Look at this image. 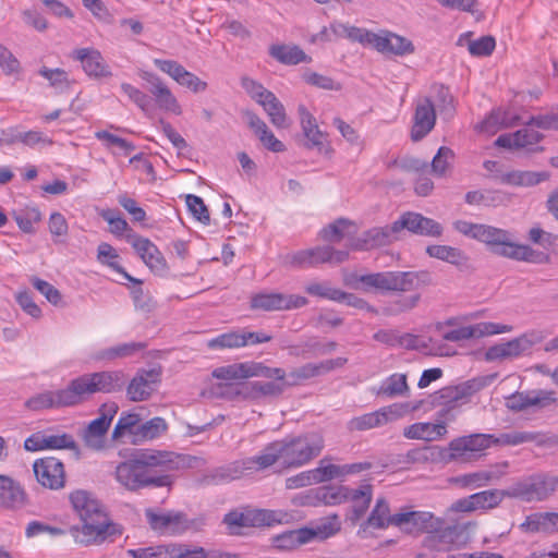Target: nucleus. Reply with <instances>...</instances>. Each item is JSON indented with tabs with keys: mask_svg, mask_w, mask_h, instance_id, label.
<instances>
[{
	"mask_svg": "<svg viewBox=\"0 0 558 558\" xmlns=\"http://www.w3.org/2000/svg\"><path fill=\"white\" fill-rule=\"evenodd\" d=\"M72 58L82 63L84 72L94 78L110 77L111 69L99 50L94 48H78L73 50Z\"/></svg>",
	"mask_w": 558,
	"mask_h": 558,
	"instance_id": "obj_25",
	"label": "nucleus"
},
{
	"mask_svg": "<svg viewBox=\"0 0 558 558\" xmlns=\"http://www.w3.org/2000/svg\"><path fill=\"white\" fill-rule=\"evenodd\" d=\"M368 47L383 54L397 57L412 54L415 51V47L410 39L389 31L372 32Z\"/></svg>",
	"mask_w": 558,
	"mask_h": 558,
	"instance_id": "obj_13",
	"label": "nucleus"
},
{
	"mask_svg": "<svg viewBox=\"0 0 558 558\" xmlns=\"http://www.w3.org/2000/svg\"><path fill=\"white\" fill-rule=\"evenodd\" d=\"M8 144L22 143L31 148L43 144L51 145L52 141L39 131L16 132L5 140Z\"/></svg>",
	"mask_w": 558,
	"mask_h": 558,
	"instance_id": "obj_61",
	"label": "nucleus"
},
{
	"mask_svg": "<svg viewBox=\"0 0 558 558\" xmlns=\"http://www.w3.org/2000/svg\"><path fill=\"white\" fill-rule=\"evenodd\" d=\"M350 489L347 486H324L312 490V493L318 504L337 506L348 501Z\"/></svg>",
	"mask_w": 558,
	"mask_h": 558,
	"instance_id": "obj_47",
	"label": "nucleus"
},
{
	"mask_svg": "<svg viewBox=\"0 0 558 558\" xmlns=\"http://www.w3.org/2000/svg\"><path fill=\"white\" fill-rule=\"evenodd\" d=\"M308 529L313 533V539H326L340 531L341 522L337 514H332L320 519L314 527Z\"/></svg>",
	"mask_w": 558,
	"mask_h": 558,
	"instance_id": "obj_57",
	"label": "nucleus"
},
{
	"mask_svg": "<svg viewBox=\"0 0 558 558\" xmlns=\"http://www.w3.org/2000/svg\"><path fill=\"white\" fill-rule=\"evenodd\" d=\"M260 369H263L260 362L234 363L215 368L213 371V377L225 383H231L233 380L250 378L252 375L263 374Z\"/></svg>",
	"mask_w": 558,
	"mask_h": 558,
	"instance_id": "obj_32",
	"label": "nucleus"
},
{
	"mask_svg": "<svg viewBox=\"0 0 558 558\" xmlns=\"http://www.w3.org/2000/svg\"><path fill=\"white\" fill-rule=\"evenodd\" d=\"M426 253L434 258L447 262L454 266H463L468 262L465 254L457 247L449 245H429Z\"/></svg>",
	"mask_w": 558,
	"mask_h": 558,
	"instance_id": "obj_50",
	"label": "nucleus"
},
{
	"mask_svg": "<svg viewBox=\"0 0 558 558\" xmlns=\"http://www.w3.org/2000/svg\"><path fill=\"white\" fill-rule=\"evenodd\" d=\"M37 482L49 489H60L65 484L63 463L54 457L37 459L33 464Z\"/></svg>",
	"mask_w": 558,
	"mask_h": 558,
	"instance_id": "obj_16",
	"label": "nucleus"
},
{
	"mask_svg": "<svg viewBox=\"0 0 558 558\" xmlns=\"http://www.w3.org/2000/svg\"><path fill=\"white\" fill-rule=\"evenodd\" d=\"M119 407L116 402L104 403L99 417L93 420L83 430L82 437L87 448L99 451L105 448L106 436Z\"/></svg>",
	"mask_w": 558,
	"mask_h": 558,
	"instance_id": "obj_11",
	"label": "nucleus"
},
{
	"mask_svg": "<svg viewBox=\"0 0 558 558\" xmlns=\"http://www.w3.org/2000/svg\"><path fill=\"white\" fill-rule=\"evenodd\" d=\"M541 341L536 332H525L506 342L492 345L485 352V360L488 362L518 359L529 354L532 348Z\"/></svg>",
	"mask_w": 558,
	"mask_h": 558,
	"instance_id": "obj_10",
	"label": "nucleus"
},
{
	"mask_svg": "<svg viewBox=\"0 0 558 558\" xmlns=\"http://www.w3.org/2000/svg\"><path fill=\"white\" fill-rule=\"evenodd\" d=\"M281 451L279 440L268 444L259 454L251 458H245L246 462H251L248 465L250 473L265 470L272 466L275 463H281Z\"/></svg>",
	"mask_w": 558,
	"mask_h": 558,
	"instance_id": "obj_44",
	"label": "nucleus"
},
{
	"mask_svg": "<svg viewBox=\"0 0 558 558\" xmlns=\"http://www.w3.org/2000/svg\"><path fill=\"white\" fill-rule=\"evenodd\" d=\"M511 199V194L502 190H475L465 194L466 204L485 207L507 206Z\"/></svg>",
	"mask_w": 558,
	"mask_h": 558,
	"instance_id": "obj_36",
	"label": "nucleus"
},
{
	"mask_svg": "<svg viewBox=\"0 0 558 558\" xmlns=\"http://www.w3.org/2000/svg\"><path fill=\"white\" fill-rule=\"evenodd\" d=\"M556 401L555 392L553 390H530L517 391L507 398V408L512 411H523L531 407L545 408Z\"/></svg>",
	"mask_w": 558,
	"mask_h": 558,
	"instance_id": "obj_24",
	"label": "nucleus"
},
{
	"mask_svg": "<svg viewBox=\"0 0 558 558\" xmlns=\"http://www.w3.org/2000/svg\"><path fill=\"white\" fill-rule=\"evenodd\" d=\"M62 403L65 407H73L85 401L89 396L94 395L93 380L90 374H84L70 381L66 388L60 389Z\"/></svg>",
	"mask_w": 558,
	"mask_h": 558,
	"instance_id": "obj_31",
	"label": "nucleus"
},
{
	"mask_svg": "<svg viewBox=\"0 0 558 558\" xmlns=\"http://www.w3.org/2000/svg\"><path fill=\"white\" fill-rule=\"evenodd\" d=\"M307 304V299L296 294L286 293H259L251 299V307L266 312L289 311L303 307Z\"/></svg>",
	"mask_w": 558,
	"mask_h": 558,
	"instance_id": "obj_15",
	"label": "nucleus"
},
{
	"mask_svg": "<svg viewBox=\"0 0 558 558\" xmlns=\"http://www.w3.org/2000/svg\"><path fill=\"white\" fill-rule=\"evenodd\" d=\"M45 439L44 445L46 449H53V450H60V449H70L73 450L76 454V457L80 456V449L73 438L72 435L62 433V434H48L44 433Z\"/></svg>",
	"mask_w": 558,
	"mask_h": 558,
	"instance_id": "obj_58",
	"label": "nucleus"
},
{
	"mask_svg": "<svg viewBox=\"0 0 558 558\" xmlns=\"http://www.w3.org/2000/svg\"><path fill=\"white\" fill-rule=\"evenodd\" d=\"M373 498V487L368 483L362 484L359 488L350 489L348 501H352V510L349 520L356 523L367 511Z\"/></svg>",
	"mask_w": 558,
	"mask_h": 558,
	"instance_id": "obj_39",
	"label": "nucleus"
},
{
	"mask_svg": "<svg viewBox=\"0 0 558 558\" xmlns=\"http://www.w3.org/2000/svg\"><path fill=\"white\" fill-rule=\"evenodd\" d=\"M401 231L409 230L412 233L438 238L442 234V227L434 219L417 213L408 211L399 218Z\"/></svg>",
	"mask_w": 558,
	"mask_h": 558,
	"instance_id": "obj_29",
	"label": "nucleus"
},
{
	"mask_svg": "<svg viewBox=\"0 0 558 558\" xmlns=\"http://www.w3.org/2000/svg\"><path fill=\"white\" fill-rule=\"evenodd\" d=\"M38 73L45 77L49 82V85L58 93H63L71 87L72 81L69 77V73L63 69L41 66Z\"/></svg>",
	"mask_w": 558,
	"mask_h": 558,
	"instance_id": "obj_54",
	"label": "nucleus"
},
{
	"mask_svg": "<svg viewBox=\"0 0 558 558\" xmlns=\"http://www.w3.org/2000/svg\"><path fill=\"white\" fill-rule=\"evenodd\" d=\"M70 501L74 511L83 522L89 520L107 519L100 501L86 490H75L70 495Z\"/></svg>",
	"mask_w": 558,
	"mask_h": 558,
	"instance_id": "obj_26",
	"label": "nucleus"
},
{
	"mask_svg": "<svg viewBox=\"0 0 558 558\" xmlns=\"http://www.w3.org/2000/svg\"><path fill=\"white\" fill-rule=\"evenodd\" d=\"M63 398L61 397V391H45L38 393L32 398H29L25 405L33 411H40L50 408H61L65 407L62 403Z\"/></svg>",
	"mask_w": 558,
	"mask_h": 558,
	"instance_id": "obj_52",
	"label": "nucleus"
},
{
	"mask_svg": "<svg viewBox=\"0 0 558 558\" xmlns=\"http://www.w3.org/2000/svg\"><path fill=\"white\" fill-rule=\"evenodd\" d=\"M459 531L457 526H447L437 533H429L424 538V546L430 550L445 551L458 537Z\"/></svg>",
	"mask_w": 558,
	"mask_h": 558,
	"instance_id": "obj_48",
	"label": "nucleus"
},
{
	"mask_svg": "<svg viewBox=\"0 0 558 558\" xmlns=\"http://www.w3.org/2000/svg\"><path fill=\"white\" fill-rule=\"evenodd\" d=\"M146 344L143 342L120 343L111 348L102 349L94 353L95 361L112 362L118 359H124L144 350Z\"/></svg>",
	"mask_w": 558,
	"mask_h": 558,
	"instance_id": "obj_45",
	"label": "nucleus"
},
{
	"mask_svg": "<svg viewBox=\"0 0 558 558\" xmlns=\"http://www.w3.org/2000/svg\"><path fill=\"white\" fill-rule=\"evenodd\" d=\"M511 446H518L525 442H534L538 447L553 446L557 444V439L548 437L541 432H510Z\"/></svg>",
	"mask_w": 558,
	"mask_h": 558,
	"instance_id": "obj_53",
	"label": "nucleus"
},
{
	"mask_svg": "<svg viewBox=\"0 0 558 558\" xmlns=\"http://www.w3.org/2000/svg\"><path fill=\"white\" fill-rule=\"evenodd\" d=\"M477 241L489 246L492 253L514 260L537 262L538 254L529 245L514 242V235L505 229L482 225Z\"/></svg>",
	"mask_w": 558,
	"mask_h": 558,
	"instance_id": "obj_4",
	"label": "nucleus"
},
{
	"mask_svg": "<svg viewBox=\"0 0 558 558\" xmlns=\"http://www.w3.org/2000/svg\"><path fill=\"white\" fill-rule=\"evenodd\" d=\"M269 54L278 62L287 65H295L302 62L308 63L312 61V58L295 45H271L269 47Z\"/></svg>",
	"mask_w": 558,
	"mask_h": 558,
	"instance_id": "obj_43",
	"label": "nucleus"
},
{
	"mask_svg": "<svg viewBox=\"0 0 558 558\" xmlns=\"http://www.w3.org/2000/svg\"><path fill=\"white\" fill-rule=\"evenodd\" d=\"M243 118L265 148L274 153L286 150L284 144L274 135L264 120L256 113L247 110L243 112Z\"/></svg>",
	"mask_w": 558,
	"mask_h": 558,
	"instance_id": "obj_30",
	"label": "nucleus"
},
{
	"mask_svg": "<svg viewBox=\"0 0 558 558\" xmlns=\"http://www.w3.org/2000/svg\"><path fill=\"white\" fill-rule=\"evenodd\" d=\"M395 518L396 514H390L387 500L385 498H378L369 517L361 524V530L366 531L368 527L377 530L386 529L389 525H395Z\"/></svg>",
	"mask_w": 558,
	"mask_h": 558,
	"instance_id": "obj_42",
	"label": "nucleus"
},
{
	"mask_svg": "<svg viewBox=\"0 0 558 558\" xmlns=\"http://www.w3.org/2000/svg\"><path fill=\"white\" fill-rule=\"evenodd\" d=\"M260 106L264 108L269 117L270 122L278 129H286L289 126L288 117L282 102L276 97L274 93L268 95L267 99L262 101Z\"/></svg>",
	"mask_w": 558,
	"mask_h": 558,
	"instance_id": "obj_51",
	"label": "nucleus"
},
{
	"mask_svg": "<svg viewBox=\"0 0 558 558\" xmlns=\"http://www.w3.org/2000/svg\"><path fill=\"white\" fill-rule=\"evenodd\" d=\"M145 517L151 530L163 536H178L190 530L197 531L204 524L202 519H189L181 511L157 513L151 509H147Z\"/></svg>",
	"mask_w": 558,
	"mask_h": 558,
	"instance_id": "obj_7",
	"label": "nucleus"
},
{
	"mask_svg": "<svg viewBox=\"0 0 558 558\" xmlns=\"http://www.w3.org/2000/svg\"><path fill=\"white\" fill-rule=\"evenodd\" d=\"M125 238L153 272L159 276L166 275L168 270L167 262L159 248L149 239L135 232L126 233Z\"/></svg>",
	"mask_w": 558,
	"mask_h": 558,
	"instance_id": "obj_12",
	"label": "nucleus"
},
{
	"mask_svg": "<svg viewBox=\"0 0 558 558\" xmlns=\"http://www.w3.org/2000/svg\"><path fill=\"white\" fill-rule=\"evenodd\" d=\"M549 179L547 171H521L513 170L500 174L499 181L502 184L521 187H532Z\"/></svg>",
	"mask_w": 558,
	"mask_h": 558,
	"instance_id": "obj_38",
	"label": "nucleus"
},
{
	"mask_svg": "<svg viewBox=\"0 0 558 558\" xmlns=\"http://www.w3.org/2000/svg\"><path fill=\"white\" fill-rule=\"evenodd\" d=\"M439 521L430 512L410 511L396 513L395 526L413 533V532H433L438 529Z\"/></svg>",
	"mask_w": 558,
	"mask_h": 558,
	"instance_id": "obj_28",
	"label": "nucleus"
},
{
	"mask_svg": "<svg viewBox=\"0 0 558 558\" xmlns=\"http://www.w3.org/2000/svg\"><path fill=\"white\" fill-rule=\"evenodd\" d=\"M299 114L301 120V126L303 134L306 138L305 147L310 149H316L319 153L328 154L331 151L328 144V135L320 131L316 119L313 114L303 106H299Z\"/></svg>",
	"mask_w": 558,
	"mask_h": 558,
	"instance_id": "obj_22",
	"label": "nucleus"
},
{
	"mask_svg": "<svg viewBox=\"0 0 558 558\" xmlns=\"http://www.w3.org/2000/svg\"><path fill=\"white\" fill-rule=\"evenodd\" d=\"M97 251H98V259H99V262H101L102 264H107L114 271H117L119 274H122L124 276V278H126L128 280L136 282V283H141L140 280L134 279L133 277H131L123 269L122 266H120L119 264L113 262V259L118 258V254H117L116 250L110 244H108V243H100L98 245V250Z\"/></svg>",
	"mask_w": 558,
	"mask_h": 558,
	"instance_id": "obj_62",
	"label": "nucleus"
},
{
	"mask_svg": "<svg viewBox=\"0 0 558 558\" xmlns=\"http://www.w3.org/2000/svg\"><path fill=\"white\" fill-rule=\"evenodd\" d=\"M558 488V475L537 472L517 480L510 485V498L525 502H542L549 499Z\"/></svg>",
	"mask_w": 558,
	"mask_h": 558,
	"instance_id": "obj_6",
	"label": "nucleus"
},
{
	"mask_svg": "<svg viewBox=\"0 0 558 558\" xmlns=\"http://www.w3.org/2000/svg\"><path fill=\"white\" fill-rule=\"evenodd\" d=\"M330 29L337 39L345 38L353 43H360L363 46H369L372 36L371 31L339 21L330 23Z\"/></svg>",
	"mask_w": 558,
	"mask_h": 558,
	"instance_id": "obj_46",
	"label": "nucleus"
},
{
	"mask_svg": "<svg viewBox=\"0 0 558 558\" xmlns=\"http://www.w3.org/2000/svg\"><path fill=\"white\" fill-rule=\"evenodd\" d=\"M313 541V533L308 527L291 530L278 535L275 545L281 549H291Z\"/></svg>",
	"mask_w": 558,
	"mask_h": 558,
	"instance_id": "obj_49",
	"label": "nucleus"
},
{
	"mask_svg": "<svg viewBox=\"0 0 558 558\" xmlns=\"http://www.w3.org/2000/svg\"><path fill=\"white\" fill-rule=\"evenodd\" d=\"M186 458L171 451L144 450L134 459L120 462L114 471L117 482L130 492L145 487H169L171 472L185 466Z\"/></svg>",
	"mask_w": 558,
	"mask_h": 558,
	"instance_id": "obj_1",
	"label": "nucleus"
},
{
	"mask_svg": "<svg viewBox=\"0 0 558 558\" xmlns=\"http://www.w3.org/2000/svg\"><path fill=\"white\" fill-rule=\"evenodd\" d=\"M492 434H471L449 444L450 458L458 461H468L490 448Z\"/></svg>",
	"mask_w": 558,
	"mask_h": 558,
	"instance_id": "obj_18",
	"label": "nucleus"
},
{
	"mask_svg": "<svg viewBox=\"0 0 558 558\" xmlns=\"http://www.w3.org/2000/svg\"><path fill=\"white\" fill-rule=\"evenodd\" d=\"M412 121L411 140L420 142L430 133L436 124V109L430 98L417 99Z\"/></svg>",
	"mask_w": 558,
	"mask_h": 558,
	"instance_id": "obj_19",
	"label": "nucleus"
},
{
	"mask_svg": "<svg viewBox=\"0 0 558 558\" xmlns=\"http://www.w3.org/2000/svg\"><path fill=\"white\" fill-rule=\"evenodd\" d=\"M353 227V223L344 218H339L335 222L325 227L319 235L324 241L327 242H339L342 238L349 234V229Z\"/></svg>",
	"mask_w": 558,
	"mask_h": 558,
	"instance_id": "obj_60",
	"label": "nucleus"
},
{
	"mask_svg": "<svg viewBox=\"0 0 558 558\" xmlns=\"http://www.w3.org/2000/svg\"><path fill=\"white\" fill-rule=\"evenodd\" d=\"M167 427L166 421L157 416L138 425L134 435L141 437V439H154L165 433Z\"/></svg>",
	"mask_w": 558,
	"mask_h": 558,
	"instance_id": "obj_63",
	"label": "nucleus"
},
{
	"mask_svg": "<svg viewBox=\"0 0 558 558\" xmlns=\"http://www.w3.org/2000/svg\"><path fill=\"white\" fill-rule=\"evenodd\" d=\"M400 231L401 228L398 219L390 226L369 229L364 233L363 239H359L351 247L353 250H368L385 246L398 240Z\"/></svg>",
	"mask_w": 558,
	"mask_h": 558,
	"instance_id": "obj_27",
	"label": "nucleus"
},
{
	"mask_svg": "<svg viewBox=\"0 0 558 558\" xmlns=\"http://www.w3.org/2000/svg\"><path fill=\"white\" fill-rule=\"evenodd\" d=\"M509 493L510 486L507 489L483 490L457 500L453 508L462 512H471L478 509H494L498 507L505 498H510Z\"/></svg>",
	"mask_w": 558,
	"mask_h": 558,
	"instance_id": "obj_20",
	"label": "nucleus"
},
{
	"mask_svg": "<svg viewBox=\"0 0 558 558\" xmlns=\"http://www.w3.org/2000/svg\"><path fill=\"white\" fill-rule=\"evenodd\" d=\"M281 464L284 468H300L320 454L325 442L322 435L308 433L279 440Z\"/></svg>",
	"mask_w": 558,
	"mask_h": 558,
	"instance_id": "obj_5",
	"label": "nucleus"
},
{
	"mask_svg": "<svg viewBox=\"0 0 558 558\" xmlns=\"http://www.w3.org/2000/svg\"><path fill=\"white\" fill-rule=\"evenodd\" d=\"M322 375L324 374L320 367V362L304 364L298 368L292 369L289 374H287L288 388L299 385L301 381Z\"/></svg>",
	"mask_w": 558,
	"mask_h": 558,
	"instance_id": "obj_55",
	"label": "nucleus"
},
{
	"mask_svg": "<svg viewBox=\"0 0 558 558\" xmlns=\"http://www.w3.org/2000/svg\"><path fill=\"white\" fill-rule=\"evenodd\" d=\"M246 459L233 461L227 465L215 469L209 474L205 475L202 483L205 485H218L239 480L245 474L250 473Z\"/></svg>",
	"mask_w": 558,
	"mask_h": 558,
	"instance_id": "obj_33",
	"label": "nucleus"
},
{
	"mask_svg": "<svg viewBox=\"0 0 558 558\" xmlns=\"http://www.w3.org/2000/svg\"><path fill=\"white\" fill-rule=\"evenodd\" d=\"M435 94V108L437 107L440 114L445 118H451L456 111L454 99L448 87L444 85H435L433 87Z\"/></svg>",
	"mask_w": 558,
	"mask_h": 558,
	"instance_id": "obj_56",
	"label": "nucleus"
},
{
	"mask_svg": "<svg viewBox=\"0 0 558 558\" xmlns=\"http://www.w3.org/2000/svg\"><path fill=\"white\" fill-rule=\"evenodd\" d=\"M453 158V150L447 146H441L432 160V173L439 178L445 177L451 168Z\"/></svg>",
	"mask_w": 558,
	"mask_h": 558,
	"instance_id": "obj_59",
	"label": "nucleus"
},
{
	"mask_svg": "<svg viewBox=\"0 0 558 558\" xmlns=\"http://www.w3.org/2000/svg\"><path fill=\"white\" fill-rule=\"evenodd\" d=\"M288 513L282 510L253 509L245 512L231 511L223 518L230 534H239L240 527L271 526L287 520Z\"/></svg>",
	"mask_w": 558,
	"mask_h": 558,
	"instance_id": "obj_9",
	"label": "nucleus"
},
{
	"mask_svg": "<svg viewBox=\"0 0 558 558\" xmlns=\"http://www.w3.org/2000/svg\"><path fill=\"white\" fill-rule=\"evenodd\" d=\"M447 433L445 422L433 423H414L404 428L403 435L409 439H423L427 441L441 438Z\"/></svg>",
	"mask_w": 558,
	"mask_h": 558,
	"instance_id": "obj_41",
	"label": "nucleus"
},
{
	"mask_svg": "<svg viewBox=\"0 0 558 558\" xmlns=\"http://www.w3.org/2000/svg\"><path fill=\"white\" fill-rule=\"evenodd\" d=\"M343 283L354 290L368 292L396 291L409 292L433 283L432 275L426 270L421 271H383L366 275L345 272Z\"/></svg>",
	"mask_w": 558,
	"mask_h": 558,
	"instance_id": "obj_2",
	"label": "nucleus"
},
{
	"mask_svg": "<svg viewBox=\"0 0 558 558\" xmlns=\"http://www.w3.org/2000/svg\"><path fill=\"white\" fill-rule=\"evenodd\" d=\"M496 375L481 376L463 381L454 386H446L430 393L427 398L429 408H440L438 418L454 421L457 410L470 402L472 396L489 386Z\"/></svg>",
	"mask_w": 558,
	"mask_h": 558,
	"instance_id": "obj_3",
	"label": "nucleus"
},
{
	"mask_svg": "<svg viewBox=\"0 0 558 558\" xmlns=\"http://www.w3.org/2000/svg\"><path fill=\"white\" fill-rule=\"evenodd\" d=\"M376 395L389 399L408 397L410 395V387L407 374L395 373L388 376L381 381L376 390Z\"/></svg>",
	"mask_w": 558,
	"mask_h": 558,
	"instance_id": "obj_40",
	"label": "nucleus"
},
{
	"mask_svg": "<svg viewBox=\"0 0 558 558\" xmlns=\"http://www.w3.org/2000/svg\"><path fill=\"white\" fill-rule=\"evenodd\" d=\"M513 330L511 325L498 324L492 322H481L474 325L462 326L444 333L442 338L447 341L459 342L462 340L480 339L484 337L508 333Z\"/></svg>",
	"mask_w": 558,
	"mask_h": 558,
	"instance_id": "obj_14",
	"label": "nucleus"
},
{
	"mask_svg": "<svg viewBox=\"0 0 558 558\" xmlns=\"http://www.w3.org/2000/svg\"><path fill=\"white\" fill-rule=\"evenodd\" d=\"M260 372L263 374L252 375V377H264L268 378L269 381H255L257 397H271L277 398L281 396L288 389L287 373L280 367H268L262 363Z\"/></svg>",
	"mask_w": 558,
	"mask_h": 558,
	"instance_id": "obj_23",
	"label": "nucleus"
},
{
	"mask_svg": "<svg viewBox=\"0 0 558 558\" xmlns=\"http://www.w3.org/2000/svg\"><path fill=\"white\" fill-rule=\"evenodd\" d=\"M70 533L75 543L88 546L114 542L122 535L123 529L108 519H98L83 522L82 526H72Z\"/></svg>",
	"mask_w": 558,
	"mask_h": 558,
	"instance_id": "obj_8",
	"label": "nucleus"
},
{
	"mask_svg": "<svg viewBox=\"0 0 558 558\" xmlns=\"http://www.w3.org/2000/svg\"><path fill=\"white\" fill-rule=\"evenodd\" d=\"M328 257L325 246H316L287 254L284 264L293 268H310L327 263Z\"/></svg>",
	"mask_w": 558,
	"mask_h": 558,
	"instance_id": "obj_35",
	"label": "nucleus"
},
{
	"mask_svg": "<svg viewBox=\"0 0 558 558\" xmlns=\"http://www.w3.org/2000/svg\"><path fill=\"white\" fill-rule=\"evenodd\" d=\"M161 372L157 368L138 369L126 387V397L130 401L140 402L148 400L157 390Z\"/></svg>",
	"mask_w": 558,
	"mask_h": 558,
	"instance_id": "obj_17",
	"label": "nucleus"
},
{
	"mask_svg": "<svg viewBox=\"0 0 558 558\" xmlns=\"http://www.w3.org/2000/svg\"><path fill=\"white\" fill-rule=\"evenodd\" d=\"M27 504L22 486L7 475H0V506L8 509H21Z\"/></svg>",
	"mask_w": 558,
	"mask_h": 558,
	"instance_id": "obj_34",
	"label": "nucleus"
},
{
	"mask_svg": "<svg viewBox=\"0 0 558 558\" xmlns=\"http://www.w3.org/2000/svg\"><path fill=\"white\" fill-rule=\"evenodd\" d=\"M95 393H112L121 391L125 384L122 371H102L90 373Z\"/></svg>",
	"mask_w": 558,
	"mask_h": 558,
	"instance_id": "obj_37",
	"label": "nucleus"
},
{
	"mask_svg": "<svg viewBox=\"0 0 558 558\" xmlns=\"http://www.w3.org/2000/svg\"><path fill=\"white\" fill-rule=\"evenodd\" d=\"M13 217L19 228L25 233H34V225L39 222L41 219L40 211L35 207L15 211Z\"/></svg>",
	"mask_w": 558,
	"mask_h": 558,
	"instance_id": "obj_64",
	"label": "nucleus"
},
{
	"mask_svg": "<svg viewBox=\"0 0 558 558\" xmlns=\"http://www.w3.org/2000/svg\"><path fill=\"white\" fill-rule=\"evenodd\" d=\"M509 465L508 461L496 462L488 469L457 476L452 483L464 488H480L501 480L508 474Z\"/></svg>",
	"mask_w": 558,
	"mask_h": 558,
	"instance_id": "obj_21",
	"label": "nucleus"
}]
</instances>
